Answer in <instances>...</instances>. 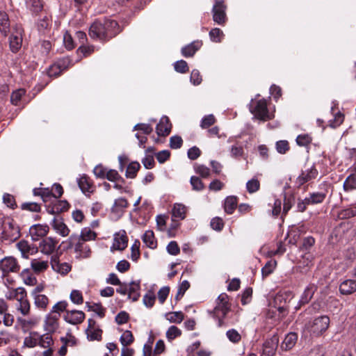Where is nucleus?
Here are the masks:
<instances>
[{"label":"nucleus","mask_w":356,"mask_h":356,"mask_svg":"<svg viewBox=\"0 0 356 356\" xmlns=\"http://www.w3.org/2000/svg\"><path fill=\"white\" fill-rule=\"evenodd\" d=\"M119 32L118 24L113 19L96 21L90 26L89 29L90 36L99 40L111 38Z\"/></svg>","instance_id":"1"},{"label":"nucleus","mask_w":356,"mask_h":356,"mask_svg":"<svg viewBox=\"0 0 356 356\" xmlns=\"http://www.w3.org/2000/svg\"><path fill=\"white\" fill-rule=\"evenodd\" d=\"M229 310L230 304L228 296L225 293L220 294L216 300V305L212 312L213 316L218 320L219 327L225 325L224 318Z\"/></svg>","instance_id":"2"},{"label":"nucleus","mask_w":356,"mask_h":356,"mask_svg":"<svg viewBox=\"0 0 356 356\" xmlns=\"http://www.w3.org/2000/svg\"><path fill=\"white\" fill-rule=\"evenodd\" d=\"M67 242L68 243V248H74L77 257L87 258L90 257L91 252L90 247L86 244V241L79 238L77 234H72Z\"/></svg>","instance_id":"3"},{"label":"nucleus","mask_w":356,"mask_h":356,"mask_svg":"<svg viewBox=\"0 0 356 356\" xmlns=\"http://www.w3.org/2000/svg\"><path fill=\"white\" fill-rule=\"evenodd\" d=\"M330 325V318L321 316L316 318L308 326L309 331L314 336H320L324 333Z\"/></svg>","instance_id":"4"},{"label":"nucleus","mask_w":356,"mask_h":356,"mask_svg":"<svg viewBox=\"0 0 356 356\" xmlns=\"http://www.w3.org/2000/svg\"><path fill=\"white\" fill-rule=\"evenodd\" d=\"M20 270V265L13 257H5L0 260V270L1 277H6L10 273H17Z\"/></svg>","instance_id":"5"},{"label":"nucleus","mask_w":356,"mask_h":356,"mask_svg":"<svg viewBox=\"0 0 356 356\" xmlns=\"http://www.w3.org/2000/svg\"><path fill=\"white\" fill-rule=\"evenodd\" d=\"M58 241L52 237H46L39 243L38 249L40 252L45 255H51L58 249Z\"/></svg>","instance_id":"6"},{"label":"nucleus","mask_w":356,"mask_h":356,"mask_svg":"<svg viewBox=\"0 0 356 356\" xmlns=\"http://www.w3.org/2000/svg\"><path fill=\"white\" fill-rule=\"evenodd\" d=\"M59 319L60 314H56V316L48 313L44 318L43 321V329L47 333H54L56 332V330L59 327Z\"/></svg>","instance_id":"7"},{"label":"nucleus","mask_w":356,"mask_h":356,"mask_svg":"<svg viewBox=\"0 0 356 356\" xmlns=\"http://www.w3.org/2000/svg\"><path fill=\"white\" fill-rule=\"evenodd\" d=\"M128 244V237L124 230H120L113 236V242L111 246V250H124Z\"/></svg>","instance_id":"8"},{"label":"nucleus","mask_w":356,"mask_h":356,"mask_svg":"<svg viewBox=\"0 0 356 356\" xmlns=\"http://www.w3.org/2000/svg\"><path fill=\"white\" fill-rule=\"evenodd\" d=\"M251 112L258 119L262 120L270 119L267 109V103L264 99L257 101L254 107L251 108Z\"/></svg>","instance_id":"9"},{"label":"nucleus","mask_w":356,"mask_h":356,"mask_svg":"<svg viewBox=\"0 0 356 356\" xmlns=\"http://www.w3.org/2000/svg\"><path fill=\"white\" fill-rule=\"evenodd\" d=\"M49 227L46 224H35L29 228V234L33 241L44 237L49 232Z\"/></svg>","instance_id":"10"},{"label":"nucleus","mask_w":356,"mask_h":356,"mask_svg":"<svg viewBox=\"0 0 356 356\" xmlns=\"http://www.w3.org/2000/svg\"><path fill=\"white\" fill-rule=\"evenodd\" d=\"M278 343L279 338L277 335H274L266 341L263 346L261 356H273L275 354Z\"/></svg>","instance_id":"11"},{"label":"nucleus","mask_w":356,"mask_h":356,"mask_svg":"<svg viewBox=\"0 0 356 356\" xmlns=\"http://www.w3.org/2000/svg\"><path fill=\"white\" fill-rule=\"evenodd\" d=\"M51 225L54 231L62 237L67 236L70 232V229L62 218H54Z\"/></svg>","instance_id":"12"},{"label":"nucleus","mask_w":356,"mask_h":356,"mask_svg":"<svg viewBox=\"0 0 356 356\" xmlns=\"http://www.w3.org/2000/svg\"><path fill=\"white\" fill-rule=\"evenodd\" d=\"M16 300L17 302L16 305L17 311L20 312V314L24 316L29 315L31 312V304L27 298L26 291H25L24 295L19 296Z\"/></svg>","instance_id":"13"},{"label":"nucleus","mask_w":356,"mask_h":356,"mask_svg":"<svg viewBox=\"0 0 356 356\" xmlns=\"http://www.w3.org/2000/svg\"><path fill=\"white\" fill-rule=\"evenodd\" d=\"M85 318V314L79 310L67 311L64 320L70 324L77 325L81 323Z\"/></svg>","instance_id":"14"},{"label":"nucleus","mask_w":356,"mask_h":356,"mask_svg":"<svg viewBox=\"0 0 356 356\" xmlns=\"http://www.w3.org/2000/svg\"><path fill=\"white\" fill-rule=\"evenodd\" d=\"M51 268L56 273L63 275L67 274L72 269V266L68 263H60L58 257L55 255L51 256L50 261Z\"/></svg>","instance_id":"15"},{"label":"nucleus","mask_w":356,"mask_h":356,"mask_svg":"<svg viewBox=\"0 0 356 356\" xmlns=\"http://www.w3.org/2000/svg\"><path fill=\"white\" fill-rule=\"evenodd\" d=\"M17 249L20 251L22 257L28 259L30 255L35 254L38 252V248L33 245H31L26 241H20L17 244Z\"/></svg>","instance_id":"16"},{"label":"nucleus","mask_w":356,"mask_h":356,"mask_svg":"<svg viewBox=\"0 0 356 356\" xmlns=\"http://www.w3.org/2000/svg\"><path fill=\"white\" fill-rule=\"evenodd\" d=\"M318 175V171L314 166L305 168V170L298 176L297 182L300 185H302L305 183L314 179Z\"/></svg>","instance_id":"17"},{"label":"nucleus","mask_w":356,"mask_h":356,"mask_svg":"<svg viewBox=\"0 0 356 356\" xmlns=\"http://www.w3.org/2000/svg\"><path fill=\"white\" fill-rule=\"evenodd\" d=\"M339 291L343 295H351L356 292V280H343L339 285Z\"/></svg>","instance_id":"18"},{"label":"nucleus","mask_w":356,"mask_h":356,"mask_svg":"<svg viewBox=\"0 0 356 356\" xmlns=\"http://www.w3.org/2000/svg\"><path fill=\"white\" fill-rule=\"evenodd\" d=\"M22 29L16 28V33H13L10 38V47L13 52H17L22 46Z\"/></svg>","instance_id":"19"},{"label":"nucleus","mask_w":356,"mask_h":356,"mask_svg":"<svg viewBox=\"0 0 356 356\" xmlns=\"http://www.w3.org/2000/svg\"><path fill=\"white\" fill-rule=\"evenodd\" d=\"M316 290V286L314 284H309L308 285L303 293L302 294L300 299L299 300V305L296 307L295 309L296 310L299 309L302 305L307 304L309 302V300L312 299L314 292Z\"/></svg>","instance_id":"20"},{"label":"nucleus","mask_w":356,"mask_h":356,"mask_svg":"<svg viewBox=\"0 0 356 356\" xmlns=\"http://www.w3.org/2000/svg\"><path fill=\"white\" fill-rule=\"evenodd\" d=\"M172 125L168 117L163 116L161 118L159 123L156 126V133L159 136H165L171 131Z\"/></svg>","instance_id":"21"},{"label":"nucleus","mask_w":356,"mask_h":356,"mask_svg":"<svg viewBox=\"0 0 356 356\" xmlns=\"http://www.w3.org/2000/svg\"><path fill=\"white\" fill-rule=\"evenodd\" d=\"M49 262L40 258L33 259L31 261V268L35 273H40L49 268Z\"/></svg>","instance_id":"22"},{"label":"nucleus","mask_w":356,"mask_h":356,"mask_svg":"<svg viewBox=\"0 0 356 356\" xmlns=\"http://www.w3.org/2000/svg\"><path fill=\"white\" fill-rule=\"evenodd\" d=\"M3 232L4 236L10 239L17 238L19 234L18 227L11 222L4 223Z\"/></svg>","instance_id":"23"},{"label":"nucleus","mask_w":356,"mask_h":356,"mask_svg":"<svg viewBox=\"0 0 356 356\" xmlns=\"http://www.w3.org/2000/svg\"><path fill=\"white\" fill-rule=\"evenodd\" d=\"M226 7H220L213 6L212 13H213V20L220 24L222 25L226 22V13H225Z\"/></svg>","instance_id":"24"},{"label":"nucleus","mask_w":356,"mask_h":356,"mask_svg":"<svg viewBox=\"0 0 356 356\" xmlns=\"http://www.w3.org/2000/svg\"><path fill=\"white\" fill-rule=\"evenodd\" d=\"M140 282H131L128 286V298L137 301L140 297Z\"/></svg>","instance_id":"25"},{"label":"nucleus","mask_w":356,"mask_h":356,"mask_svg":"<svg viewBox=\"0 0 356 356\" xmlns=\"http://www.w3.org/2000/svg\"><path fill=\"white\" fill-rule=\"evenodd\" d=\"M95 322L93 320H88V327L86 330L87 335L90 340H100L102 338V330L95 328Z\"/></svg>","instance_id":"26"},{"label":"nucleus","mask_w":356,"mask_h":356,"mask_svg":"<svg viewBox=\"0 0 356 356\" xmlns=\"http://www.w3.org/2000/svg\"><path fill=\"white\" fill-rule=\"evenodd\" d=\"M201 41H194L181 49V54L185 57L193 56L202 47Z\"/></svg>","instance_id":"27"},{"label":"nucleus","mask_w":356,"mask_h":356,"mask_svg":"<svg viewBox=\"0 0 356 356\" xmlns=\"http://www.w3.org/2000/svg\"><path fill=\"white\" fill-rule=\"evenodd\" d=\"M32 297L33 298L34 305L36 308L42 311L47 309L49 303V299L46 295H34L32 296Z\"/></svg>","instance_id":"28"},{"label":"nucleus","mask_w":356,"mask_h":356,"mask_svg":"<svg viewBox=\"0 0 356 356\" xmlns=\"http://www.w3.org/2000/svg\"><path fill=\"white\" fill-rule=\"evenodd\" d=\"M128 202L125 198L120 197L115 200L114 204L111 208L113 213L120 216L122 214L124 209L127 207Z\"/></svg>","instance_id":"29"},{"label":"nucleus","mask_w":356,"mask_h":356,"mask_svg":"<svg viewBox=\"0 0 356 356\" xmlns=\"http://www.w3.org/2000/svg\"><path fill=\"white\" fill-rule=\"evenodd\" d=\"M69 204L65 200H57L51 208L47 209V212L50 214H55L67 210Z\"/></svg>","instance_id":"30"},{"label":"nucleus","mask_w":356,"mask_h":356,"mask_svg":"<svg viewBox=\"0 0 356 356\" xmlns=\"http://www.w3.org/2000/svg\"><path fill=\"white\" fill-rule=\"evenodd\" d=\"M78 185L83 193L92 192V184L86 175H82L78 180Z\"/></svg>","instance_id":"31"},{"label":"nucleus","mask_w":356,"mask_h":356,"mask_svg":"<svg viewBox=\"0 0 356 356\" xmlns=\"http://www.w3.org/2000/svg\"><path fill=\"white\" fill-rule=\"evenodd\" d=\"M40 341V334L37 332H31L24 339V346L28 348H34Z\"/></svg>","instance_id":"32"},{"label":"nucleus","mask_w":356,"mask_h":356,"mask_svg":"<svg viewBox=\"0 0 356 356\" xmlns=\"http://www.w3.org/2000/svg\"><path fill=\"white\" fill-rule=\"evenodd\" d=\"M298 335L295 332L289 333L284 338L282 343V348L284 350L291 349L296 343Z\"/></svg>","instance_id":"33"},{"label":"nucleus","mask_w":356,"mask_h":356,"mask_svg":"<svg viewBox=\"0 0 356 356\" xmlns=\"http://www.w3.org/2000/svg\"><path fill=\"white\" fill-rule=\"evenodd\" d=\"M0 32L4 35L10 32V20L6 12L0 11Z\"/></svg>","instance_id":"34"},{"label":"nucleus","mask_w":356,"mask_h":356,"mask_svg":"<svg viewBox=\"0 0 356 356\" xmlns=\"http://www.w3.org/2000/svg\"><path fill=\"white\" fill-rule=\"evenodd\" d=\"M143 243L149 248L154 249L156 248L157 242L155 239L154 232L151 230H147L145 232L143 236Z\"/></svg>","instance_id":"35"},{"label":"nucleus","mask_w":356,"mask_h":356,"mask_svg":"<svg viewBox=\"0 0 356 356\" xmlns=\"http://www.w3.org/2000/svg\"><path fill=\"white\" fill-rule=\"evenodd\" d=\"M186 207L184 204H179V203L174 204V207H173V209L172 211V214L173 218H178L179 220H183L186 217Z\"/></svg>","instance_id":"36"},{"label":"nucleus","mask_w":356,"mask_h":356,"mask_svg":"<svg viewBox=\"0 0 356 356\" xmlns=\"http://www.w3.org/2000/svg\"><path fill=\"white\" fill-rule=\"evenodd\" d=\"M21 277L23 280L24 284L28 286H34L37 284L36 277L33 275L29 269H24L20 274Z\"/></svg>","instance_id":"37"},{"label":"nucleus","mask_w":356,"mask_h":356,"mask_svg":"<svg viewBox=\"0 0 356 356\" xmlns=\"http://www.w3.org/2000/svg\"><path fill=\"white\" fill-rule=\"evenodd\" d=\"M326 197V193L323 192H316L310 193L309 197H306V202L310 204H320L324 201Z\"/></svg>","instance_id":"38"},{"label":"nucleus","mask_w":356,"mask_h":356,"mask_svg":"<svg viewBox=\"0 0 356 356\" xmlns=\"http://www.w3.org/2000/svg\"><path fill=\"white\" fill-rule=\"evenodd\" d=\"M343 188L346 192L356 190V175L351 174L348 176L343 182Z\"/></svg>","instance_id":"39"},{"label":"nucleus","mask_w":356,"mask_h":356,"mask_svg":"<svg viewBox=\"0 0 356 356\" xmlns=\"http://www.w3.org/2000/svg\"><path fill=\"white\" fill-rule=\"evenodd\" d=\"M237 205V200L235 196H228L225 200L224 208L225 212L231 214L234 212Z\"/></svg>","instance_id":"40"},{"label":"nucleus","mask_w":356,"mask_h":356,"mask_svg":"<svg viewBox=\"0 0 356 356\" xmlns=\"http://www.w3.org/2000/svg\"><path fill=\"white\" fill-rule=\"evenodd\" d=\"M79 238L85 241H93L97 237V234L89 227H84L81 229L80 235H78Z\"/></svg>","instance_id":"41"},{"label":"nucleus","mask_w":356,"mask_h":356,"mask_svg":"<svg viewBox=\"0 0 356 356\" xmlns=\"http://www.w3.org/2000/svg\"><path fill=\"white\" fill-rule=\"evenodd\" d=\"M165 318L170 323H180L184 320V316L181 312H173L167 313Z\"/></svg>","instance_id":"42"},{"label":"nucleus","mask_w":356,"mask_h":356,"mask_svg":"<svg viewBox=\"0 0 356 356\" xmlns=\"http://www.w3.org/2000/svg\"><path fill=\"white\" fill-rule=\"evenodd\" d=\"M339 218L341 219H348L356 216V205H352L348 208L341 210L339 213Z\"/></svg>","instance_id":"43"},{"label":"nucleus","mask_w":356,"mask_h":356,"mask_svg":"<svg viewBox=\"0 0 356 356\" xmlns=\"http://www.w3.org/2000/svg\"><path fill=\"white\" fill-rule=\"evenodd\" d=\"M26 90L22 88L13 91L10 96V102L13 105H19L22 98L25 95Z\"/></svg>","instance_id":"44"},{"label":"nucleus","mask_w":356,"mask_h":356,"mask_svg":"<svg viewBox=\"0 0 356 356\" xmlns=\"http://www.w3.org/2000/svg\"><path fill=\"white\" fill-rule=\"evenodd\" d=\"M25 291V289L23 287L11 289L6 293V298L8 300H17L19 297V296L24 295Z\"/></svg>","instance_id":"45"},{"label":"nucleus","mask_w":356,"mask_h":356,"mask_svg":"<svg viewBox=\"0 0 356 356\" xmlns=\"http://www.w3.org/2000/svg\"><path fill=\"white\" fill-rule=\"evenodd\" d=\"M60 341L65 346L70 347L75 346L77 343L76 338L72 335L70 330L66 333L65 336L60 337Z\"/></svg>","instance_id":"46"},{"label":"nucleus","mask_w":356,"mask_h":356,"mask_svg":"<svg viewBox=\"0 0 356 356\" xmlns=\"http://www.w3.org/2000/svg\"><path fill=\"white\" fill-rule=\"evenodd\" d=\"M68 306V303L65 300L59 301L56 303L52 307L49 313L56 316V314H60L66 310Z\"/></svg>","instance_id":"47"},{"label":"nucleus","mask_w":356,"mask_h":356,"mask_svg":"<svg viewBox=\"0 0 356 356\" xmlns=\"http://www.w3.org/2000/svg\"><path fill=\"white\" fill-rule=\"evenodd\" d=\"M140 167V165L138 162H131L129 163L126 170V177L130 179L134 178Z\"/></svg>","instance_id":"48"},{"label":"nucleus","mask_w":356,"mask_h":356,"mask_svg":"<svg viewBox=\"0 0 356 356\" xmlns=\"http://www.w3.org/2000/svg\"><path fill=\"white\" fill-rule=\"evenodd\" d=\"M50 334L51 333L47 332L42 335L40 334V341L38 345L44 348H50L54 343L52 337L50 335Z\"/></svg>","instance_id":"49"},{"label":"nucleus","mask_w":356,"mask_h":356,"mask_svg":"<svg viewBox=\"0 0 356 356\" xmlns=\"http://www.w3.org/2000/svg\"><path fill=\"white\" fill-rule=\"evenodd\" d=\"M209 35L211 40L213 42H220L224 37L222 31L218 28L212 29Z\"/></svg>","instance_id":"50"},{"label":"nucleus","mask_w":356,"mask_h":356,"mask_svg":"<svg viewBox=\"0 0 356 356\" xmlns=\"http://www.w3.org/2000/svg\"><path fill=\"white\" fill-rule=\"evenodd\" d=\"M260 188V182L257 178H252L246 183V189L249 193H254Z\"/></svg>","instance_id":"51"},{"label":"nucleus","mask_w":356,"mask_h":356,"mask_svg":"<svg viewBox=\"0 0 356 356\" xmlns=\"http://www.w3.org/2000/svg\"><path fill=\"white\" fill-rule=\"evenodd\" d=\"M181 335V330L175 325L170 326L166 331L165 336L168 341H172Z\"/></svg>","instance_id":"52"},{"label":"nucleus","mask_w":356,"mask_h":356,"mask_svg":"<svg viewBox=\"0 0 356 356\" xmlns=\"http://www.w3.org/2000/svg\"><path fill=\"white\" fill-rule=\"evenodd\" d=\"M65 68V67L61 66L59 63H54L49 67L47 74L49 77H56L60 75Z\"/></svg>","instance_id":"53"},{"label":"nucleus","mask_w":356,"mask_h":356,"mask_svg":"<svg viewBox=\"0 0 356 356\" xmlns=\"http://www.w3.org/2000/svg\"><path fill=\"white\" fill-rule=\"evenodd\" d=\"M134 336L131 331L125 330L120 337V341L124 347H127L134 341Z\"/></svg>","instance_id":"54"},{"label":"nucleus","mask_w":356,"mask_h":356,"mask_svg":"<svg viewBox=\"0 0 356 356\" xmlns=\"http://www.w3.org/2000/svg\"><path fill=\"white\" fill-rule=\"evenodd\" d=\"M277 262L275 260H270L268 261L261 269L262 276L267 277L271 274L274 271Z\"/></svg>","instance_id":"55"},{"label":"nucleus","mask_w":356,"mask_h":356,"mask_svg":"<svg viewBox=\"0 0 356 356\" xmlns=\"http://www.w3.org/2000/svg\"><path fill=\"white\" fill-rule=\"evenodd\" d=\"M156 296L154 293L152 291H149L143 298V302L144 305L148 308H151L154 305Z\"/></svg>","instance_id":"56"},{"label":"nucleus","mask_w":356,"mask_h":356,"mask_svg":"<svg viewBox=\"0 0 356 356\" xmlns=\"http://www.w3.org/2000/svg\"><path fill=\"white\" fill-rule=\"evenodd\" d=\"M226 336L234 343H238L241 340V334L235 329L228 330L226 332Z\"/></svg>","instance_id":"57"},{"label":"nucleus","mask_w":356,"mask_h":356,"mask_svg":"<svg viewBox=\"0 0 356 356\" xmlns=\"http://www.w3.org/2000/svg\"><path fill=\"white\" fill-rule=\"evenodd\" d=\"M195 172L203 178H207L210 175V169L204 165L195 164L194 165Z\"/></svg>","instance_id":"58"},{"label":"nucleus","mask_w":356,"mask_h":356,"mask_svg":"<svg viewBox=\"0 0 356 356\" xmlns=\"http://www.w3.org/2000/svg\"><path fill=\"white\" fill-rule=\"evenodd\" d=\"M27 7L33 12L38 13L42 8L41 0H26Z\"/></svg>","instance_id":"59"},{"label":"nucleus","mask_w":356,"mask_h":356,"mask_svg":"<svg viewBox=\"0 0 356 356\" xmlns=\"http://www.w3.org/2000/svg\"><path fill=\"white\" fill-rule=\"evenodd\" d=\"M216 120L213 115L210 114L205 115L201 121L200 127L202 129H207L211 126H212L215 122Z\"/></svg>","instance_id":"60"},{"label":"nucleus","mask_w":356,"mask_h":356,"mask_svg":"<svg viewBox=\"0 0 356 356\" xmlns=\"http://www.w3.org/2000/svg\"><path fill=\"white\" fill-rule=\"evenodd\" d=\"M14 323V316L6 312L3 314H0V325L3 323L6 327L12 326Z\"/></svg>","instance_id":"61"},{"label":"nucleus","mask_w":356,"mask_h":356,"mask_svg":"<svg viewBox=\"0 0 356 356\" xmlns=\"http://www.w3.org/2000/svg\"><path fill=\"white\" fill-rule=\"evenodd\" d=\"M343 120H344L343 115L341 113L338 112L337 113H336L334 115V119L330 120L329 121V125L332 128L338 127L339 126H340L342 124V122H343Z\"/></svg>","instance_id":"62"},{"label":"nucleus","mask_w":356,"mask_h":356,"mask_svg":"<svg viewBox=\"0 0 356 356\" xmlns=\"http://www.w3.org/2000/svg\"><path fill=\"white\" fill-rule=\"evenodd\" d=\"M70 298L71 301L76 305L82 304L83 302L82 293L79 290H73L70 293Z\"/></svg>","instance_id":"63"},{"label":"nucleus","mask_w":356,"mask_h":356,"mask_svg":"<svg viewBox=\"0 0 356 356\" xmlns=\"http://www.w3.org/2000/svg\"><path fill=\"white\" fill-rule=\"evenodd\" d=\"M64 45L68 50H71L75 47L74 40L72 35L66 32L63 35Z\"/></svg>","instance_id":"64"}]
</instances>
